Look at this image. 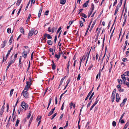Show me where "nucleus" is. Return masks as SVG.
<instances>
[{"instance_id":"393cba45","label":"nucleus","mask_w":129,"mask_h":129,"mask_svg":"<svg viewBox=\"0 0 129 129\" xmlns=\"http://www.w3.org/2000/svg\"><path fill=\"white\" fill-rule=\"evenodd\" d=\"M116 89H115L114 90L112 93V95L115 96V94L116 93Z\"/></svg>"},{"instance_id":"c03bdc74","label":"nucleus","mask_w":129,"mask_h":129,"mask_svg":"<svg viewBox=\"0 0 129 129\" xmlns=\"http://www.w3.org/2000/svg\"><path fill=\"white\" fill-rule=\"evenodd\" d=\"M114 29H115V28L113 30L111 34V35H110V40H109V41H110V39H111V38L113 36V32H114Z\"/></svg>"},{"instance_id":"052dcab7","label":"nucleus","mask_w":129,"mask_h":129,"mask_svg":"<svg viewBox=\"0 0 129 129\" xmlns=\"http://www.w3.org/2000/svg\"><path fill=\"white\" fill-rule=\"evenodd\" d=\"M49 12V11L47 10V11H46L45 13V14L46 15H48V14Z\"/></svg>"},{"instance_id":"423d86ee","label":"nucleus","mask_w":129,"mask_h":129,"mask_svg":"<svg viewBox=\"0 0 129 129\" xmlns=\"http://www.w3.org/2000/svg\"><path fill=\"white\" fill-rule=\"evenodd\" d=\"M121 78L123 81H124L123 82V83L124 84H126V82L125 81L126 80V78L125 77V76L124 75V74H122L121 75Z\"/></svg>"},{"instance_id":"6ab92c4d","label":"nucleus","mask_w":129,"mask_h":129,"mask_svg":"<svg viewBox=\"0 0 129 129\" xmlns=\"http://www.w3.org/2000/svg\"><path fill=\"white\" fill-rule=\"evenodd\" d=\"M90 53V51H89V52H88V53L87 54V55H86V56L87 57V58H86V63L87 62L88 60V58L89 55Z\"/></svg>"},{"instance_id":"338daca9","label":"nucleus","mask_w":129,"mask_h":129,"mask_svg":"<svg viewBox=\"0 0 129 129\" xmlns=\"http://www.w3.org/2000/svg\"><path fill=\"white\" fill-rule=\"evenodd\" d=\"M127 100V99L126 98H125L123 100L122 103H125V102Z\"/></svg>"},{"instance_id":"cd10ccee","label":"nucleus","mask_w":129,"mask_h":129,"mask_svg":"<svg viewBox=\"0 0 129 129\" xmlns=\"http://www.w3.org/2000/svg\"><path fill=\"white\" fill-rule=\"evenodd\" d=\"M128 125V122H127L125 125L123 129H126L127 126Z\"/></svg>"},{"instance_id":"37998d69","label":"nucleus","mask_w":129,"mask_h":129,"mask_svg":"<svg viewBox=\"0 0 129 129\" xmlns=\"http://www.w3.org/2000/svg\"><path fill=\"white\" fill-rule=\"evenodd\" d=\"M80 74H79L78 75V77L77 79V80L78 81H79L80 80V78L81 77V76H80Z\"/></svg>"},{"instance_id":"5fc2aeb1","label":"nucleus","mask_w":129,"mask_h":129,"mask_svg":"<svg viewBox=\"0 0 129 129\" xmlns=\"http://www.w3.org/2000/svg\"><path fill=\"white\" fill-rule=\"evenodd\" d=\"M73 105V103L72 102H71L70 104V108L71 109L72 107V106Z\"/></svg>"},{"instance_id":"13d9d810","label":"nucleus","mask_w":129,"mask_h":129,"mask_svg":"<svg viewBox=\"0 0 129 129\" xmlns=\"http://www.w3.org/2000/svg\"><path fill=\"white\" fill-rule=\"evenodd\" d=\"M52 100V98H50L49 100V103H48V105H50V104L51 103V102Z\"/></svg>"},{"instance_id":"473e14b6","label":"nucleus","mask_w":129,"mask_h":129,"mask_svg":"<svg viewBox=\"0 0 129 129\" xmlns=\"http://www.w3.org/2000/svg\"><path fill=\"white\" fill-rule=\"evenodd\" d=\"M90 9H91V11H93L94 9V5L93 4H92L91 7Z\"/></svg>"},{"instance_id":"c85d7f7f","label":"nucleus","mask_w":129,"mask_h":129,"mask_svg":"<svg viewBox=\"0 0 129 129\" xmlns=\"http://www.w3.org/2000/svg\"><path fill=\"white\" fill-rule=\"evenodd\" d=\"M10 53V51H8V52L7 54L6 55V57L5 59V61H6V60L7 59L8 56H9Z\"/></svg>"},{"instance_id":"680f3d73","label":"nucleus","mask_w":129,"mask_h":129,"mask_svg":"<svg viewBox=\"0 0 129 129\" xmlns=\"http://www.w3.org/2000/svg\"><path fill=\"white\" fill-rule=\"evenodd\" d=\"M38 33V31L37 30H36L35 31H34V35H36Z\"/></svg>"},{"instance_id":"6e6d98bb","label":"nucleus","mask_w":129,"mask_h":129,"mask_svg":"<svg viewBox=\"0 0 129 129\" xmlns=\"http://www.w3.org/2000/svg\"><path fill=\"white\" fill-rule=\"evenodd\" d=\"M21 2V1H20V0L19 1L18 0L16 3V4L18 6H19L20 5Z\"/></svg>"},{"instance_id":"bb28decb","label":"nucleus","mask_w":129,"mask_h":129,"mask_svg":"<svg viewBox=\"0 0 129 129\" xmlns=\"http://www.w3.org/2000/svg\"><path fill=\"white\" fill-rule=\"evenodd\" d=\"M115 96L112 95L111 98L112 99V102H113L115 99Z\"/></svg>"},{"instance_id":"58836bf2","label":"nucleus","mask_w":129,"mask_h":129,"mask_svg":"<svg viewBox=\"0 0 129 129\" xmlns=\"http://www.w3.org/2000/svg\"><path fill=\"white\" fill-rule=\"evenodd\" d=\"M83 57H81L80 59V66H81V62H82V61H83Z\"/></svg>"},{"instance_id":"dca6fc26","label":"nucleus","mask_w":129,"mask_h":129,"mask_svg":"<svg viewBox=\"0 0 129 129\" xmlns=\"http://www.w3.org/2000/svg\"><path fill=\"white\" fill-rule=\"evenodd\" d=\"M52 62L53 63V64H52V68L53 70H54L55 69L56 66L55 65L53 61H52Z\"/></svg>"},{"instance_id":"ddd939ff","label":"nucleus","mask_w":129,"mask_h":129,"mask_svg":"<svg viewBox=\"0 0 129 129\" xmlns=\"http://www.w3.org/2000/svg\"><path fill=\"white\" fill-rule=\"evenodd\" d=\"M89 2V1H86L83 5V6L85 7H86L88 5V4Z\"/></svg>"},{"instance_id":"c9c22d12","label":"nucleus","mask_w":129,"mask_h":129,"mask_svg":"<svg viewBox=\"0 0 129 129\" xmlns=\"http://www.w3.org/2000/svg\"><path fill=\"white\" fill-rule=\"evenodd\" d=\"M92 12V11H89L88 15V18H89L90 16V15L91 14Z\"/></svg>"},{"instance_id":"7c9ffc66","label":"nucleus","mask_w":129,"mask_h":129,"mask_svg":"<svg viewBox=\"0 0 129 129\" xmlns=\"http://www.w3.org/2000/svg\"><path fill=\"white\" fill-rule=\"evenodd\" d=\"M64 79V78H63L61 79V80H60V82L59 86L62 85L63 81Z\"/></svg>"},{"instance_id":"9b49d317","label":"nucleus","mask_w":129,"mask_h":129,"mask_svg":"<svg viewBox=\"0 0 129 129\" xmlns=\"http://www.w3.org/2000/svg\"><path fill=\"white\" fill-rule=\"evenodd\" d=\"M66 0H60V3L61 4H64L66 2Z\"/></svg>"},{"instance_id":"e2e57ef3","label":"nucleus","mask_w":129,"mask_h":129,"mask_svg":"<svg viewBox=\"0 0 129 129\" xmlns=\"http://www.w3.org/2000/svg\"><path fill=\"white\" fill-rule=\"evenodd\" d=\"M15 61V59H13L12 60H11V61H10V63H11L12 64Z\"/></svg>"},{"instance_id":"a19ab883","label":"nucleus","mask_w":129,"mask_h":129,"mask_svg":"<svg viewBox=\"0 0 129 129\" xmlns=\"http://www.w3.org/2000/svg\"><path fill=\"white\" fill-rule=\"evenodd\" d=\"M112 125L113 126H115L116 125V122L114 121H113L112 122Z\"/></svg>"},{"instance_id":"4468645a","label":"nucleus","mask_w":129,"mask_h":129,"mask_svg":"<svg viewBox=\"0 0 129 129\" xmlns=\"http://www.w3.org/2000/svg\"><path fill=\"white\" fill-rule=\"evenodd\" d=\"M80 15L84 17L85 18H86L87 17L86 15L85 14L82 13H80Z\"/></svg>"},{"instance_id":"a878e982","label":"nucleus","mask_w":129,"mask_h":129,"mask_svg":"<svg viewBox=\"0 0 129 129\" xmlns=\"http://www.w3.org/2000/svg\"><path fill=\"white\" fill-rule=\"evenodd\" d=\"M14 89H11V90L10 91V97H11L13 93V92L14 91Z\"/></svg>"},{"instance_id":"aec40b11","label":"nucleus","mask_w":129,"mask_h":129,"mask_svg":"<svg viewBox=\"0 0 129 129\" xmlns=\"http://www.w3.org/2000/svg\"><path fill=\"white\" fill-rule=\"evenodd\" d=\"M7 42V41L6 40H5L4 41L3 43L2 44V45L3 46V47H2V48H3L5 47Z\"/></svg>"},{"instance_id":"f8f14e48","label":"nucleus","mask_w":129,"mask_h":129,"mask_svg":"<svg viewBox=\"0 0 129 129\" xmlns=\"http://www.w3.org/2000/svg\"><path fill=\"white\" fill-rule=\"evenodd\" d=\"M42 8H41L40 9L39 13L38 14V17L39 18H40L41 15V13L42 11Z\"/></svg>"},{"instance_id":"412c9836","label":"nucleus","mask_w":129,"mask_h":129,"mask_svg":"<svg viewBox=\"0 0 129 129\" xmlns=\"http://www.w3.org/2000/svg\"><path fill=\"white\" fill-rule=\"evenodd\" d=\"M70 60H69L68 62V65H67V71L68 72H69V67L70 66Z\"/></svg>"},{"instance_id":"6e6552de","label":"nucleus","mask_w":129,"mask_h":129,"mask_svg":"<svg viewBox=\"0 0 129 129\" xmlns=\"http://www.w3.org/2000/svg\"><path fill=\"white\" fill-rule=\"evenodd\" d=\"M122 3H120L119 2V3L118 4V5H117V6L116 7V9L115 10H116L118 11V10L119 9V7L121 6L122 4Z\"/></svg>"},{"instance_id":"a211bd4d","label":"nucleus","mask_w":129,"mask_h":129,"mask_svg":"<svg viewBox=\"0 0 129 129\" xmlns=\"http://www.w3.org/2000/svg\"><path fill=\"white\" fill-rule=\"evenodd\" d=\"M20 31L21 33L22 34H24V30L22 27H21L20 28Z\"/></svg>"},{"instance_id":"de8ad7c7","label":"nucleus","mask_w":129,"mask_h":129,"mask_svg":"<svg viewBox=\"0 0 129 129\" xmlns=\"http://www.w3.org/2000/svg\"><path fill=\"white\" fill-rule=\"evenodd\" d=\"M124 75L125 76H129V75H128V73L127 72V71L126 72H125L124 74Z\"/></svg>"},{"instance_id":"69168bd1","label":"nucleus","mask_w":129,"mask_h":129,"mask_svg":"<svg viewBox=\"0 0 129 129\" xmlns=\"http://www.w3.org/2000/svg\"><path fill=\"white\" fill-rule=\"evenodd\" d=\"M117 3V0H115V1H114L113 3V6H115L116 4Z\"/></svg>"},{"instance_id":"2eb2a0df","label":"nucleus","mask_w":129,"mask_h":129,"mask_svg":"<svg viewBox=\"0 0 129 129\" xmlns=\"http://www.w3.org/2000/svg\"><path fill=\"white\" fill-rule=\"evenodd\" d=\"M91 22L90 23V24H89V25H88V28H87V30H86V33H85V35H86L87 34V32H88V30L90 27V24H91Z\"/></svg>"},{"instance_id":"4d7b16f0","label":"nucleus","mask_w":129,"mask_h":129,"mask_svg":"<svg viewBox=\"0 0 129 129\" xmlns=\"http://www.w3.org/2000/svg\"><path fill=\"white\" fill-rule=\"evenodd\" d=\"M57 39V36H55L54 39V42L55 43H56V42Z\"/></svg>"},{"instance_id":"e433bc0d","label":"nucleus","mask_w":129,"mask_h":129,"mask_svg":"<svg viewBox=\"0 0 129 129\" xmlns=\"http://www.w3.org/2000/svg\"><path fill=\"white\" fill-rule=\"evenodd\" d=\"M53 113V112L52 111V110H51L50 112L48 114V116H50Z\"/></svg>"},{"instance_id":"39448f33","label":"nucleus","mask_w":129,"mask_h":129,"mask_svg":"<svg viewBox=\"0 0 129 129\" xmlns=\"http://www.w3.org/2000/svg\"><path fill=\"white\" fill-rule=\"evenodd\" d=\"M29 81H27L26 82V86H30V85L31 84V77H29Z\"/></svg>"},{"instance_id":"0e129e2a","label":"nucleus","mask_w":129,"mask_h":129,"mask_svg":"<svg viewBox=\"0 0 129 129\" xmlns=\"http://www.w3.org/2000/svg\"><path fill=\"white\" fill-rule=\"evenodd\" d=\"M119 89L118 90L120 92H123L124 90L123 89L121 88Z\"/></svg>"},{"instance_id":"864d4df0","label":"nucleus","mask_w":129,"mask_h":129,"mask_svg":"<svg viewBox=\"0 0 129 129\" xmlns=\"http://www.w3.org/2000/svg\"><path fill=\"white\" fill-rule=\"evenodd\" d=\"M61 29V27H60L58 29V30L57 31V32H56L57 34H58L59 32V31Z\"/></svg>"},{"instance_id":"8fccbe9b","label":"nucleus","mask_w":129,"mask_h":129,"mask_svg":"<svg viewBox=\"0 0 129 129\" xmlns=\"http://www.w3.org/2000/svg\"><path fill=\"white\" fill-rule=\"evenodd\" d=\"M17 104H16V103L15 106L14 107V109H13V115H14V112L15 110V107L16 106Z\"/></svg>"},{"instance_id":"f3484780","label":"nucleus","mask_w":129,"mask_h":129,"mask_svg":"<svg viewBox=\"0 0 129 129\" xmlns=\"http://www.w3.org/2000/svg\"><path fill=\"white\" fill-rule=\"evenodd\" d=\"M47 43L48 44V45H51L53 43L52 41L51 40H48L47 42Z\"/></svg>"},{"instance_id":"f704fd0d","label":"nucleus","mask_w":129,"mask_h":129,"mask_svg":"<svg viewBox=\"0 0 129 129\" xmlns=\"http://www.w3.org/2000/svg\"><path fill=\"white\" fill-rule=\"evenodd\" d=\"M47 36L48 39H51L52 38V37L49 34H47Z\"/></svg>"},{"instance_id":"5701e85b","label":"nucleus","mask_w":129,"mask_h":129,"mask_svg":"<svg viewBox=\"0 0 129 129\" xmlns=\"http://www.w3.org/2000/svg\"><path fill=\"white\" fill-rule=\"evenodd\" d=\"M31 16V14H29L28 16V17L27 18V19L26 21V23H27L28 21H29V20L30 19V17Z\"/></svg>"},{"instance_id":"2f4dec72","label":"nucleus","mask_w":129,"mask_h":129,"mask_svg":"<svg viewBox=\"0 0 129 129\" xmlns=\"http://www.w3.org/2000/svg\"><path fill=\"white\" fill-rule=\"evenodd\" d=\"M57 114V113H56L54 114L52 116V118H51V120H52L56 116Z\"/></svg>"},{"instance_id":"774afa93","label":"nucleus","mask_w":129,"mask_h":129,"mask_svg":"<svg viewBox=\"0 0 129 129\" xmlns=\"http://www.w3.org/2000/svg\"><path fill=\"white\" fill-rule=\"evenodd\" d=\"M48 31L49 32H50L52 31V30H51V27H49L48 28Z\"/></svg>"},{"instance_id":"20e7f679","label":"nucleus","mask_w":129,"mask_h":129,"mask_svg":"<svg viewBox=\"0 0 129 129\" xmlns=\"http://www.w3.org/2000/svg\"><path fill=\"white\" fill-rule=\"evenodd\" d=\"M35 29L34 28H32L31 30L29 31L28 36V38H30L31 36L32 35L34 34V31Z\"/></svg>"},{"instance_id":"09e8293b","label":"nucleus","mask_w":129,"mask_h":129,"mask_svg":"<svg viewBox=\"0 0 129 129\" xmlns=\"http://www.w3.org/2000/svg\"><path fill=\"white\" fill-rule=\"evenodd\" d=\"M11 29L10 28H8L7 29V32L8 33H11Z\"/></svg>"},{"instance_id":"4c0bfd02","label":"nucleus","mask_w":129,"mask_h":129,"mask_svg":"<svg viewBox=\"0 0 129 129\" xmlns=\"http://www.w3.org/2000/svg\"><path fill=\"white\" fill-rule=\"evenodd\" d=\"M92 100H91L88 103V104H87V108H88L90 106V105L92 103Z\"/></svg>"},{"instance_id":"0eeeda50","label":"nucleus","mask_w":129,"mask_h":129,"mask_svg":"<svg viewBox=\"0 0 129 129\" xmlns=\"http://www.w3.org/2000/svg\"><path fill=\"white\" fill-rule=\"evenodd\" d=\"M120 98L119 97V95L118 93L116 94V101L118 102L119 101Z\"/></svg>"},{"instance_id":"49530a36","label":"nucleus","mask_w":129,"mask_h":129,"mask_svg":"<svg viewBox=\"0 0 129 129\" xmlns=\"http://www.w3.org/2000/svg\"><path fill=\"white\" fill-rule=\"evenodd\" d=\"M31 114V112H30L29 113L28 115L27 116V118H29L30 117Z\"/></svg>"},{"instance_id":"603ef678","label":"nucleus","mask_w":129,"mask_h":129,"mask_svg":"<svg viewBox=\"0 0 129 129\" xmlns=\"http://www.w3.org/2000/svg\"><path fill=\"white\" fill-rule=\"evenodd\" d=\"M30 0L29 1V2H28V4H27V6H26V8H25V10L26 9H27L29 5V4L30 3Z\"/></svg>"},{"instance_id":"79ce46f5","label":"nucleus","mask_w":129,"mask_h":129,"mask_svg":"<svg viewBox=\"0 0 129 129\" xmlns=\"http://www.w3.org/2000/svg\"><path fill=\"white\" fill-rule=\"evenodd\" d=\"M33 119V117L32 116L31 117V118L30 119V120L29 121V125H30V123H31V122Z\"/></svg>"},{"instance_id":"a18cd8bd","label":"nucleus","mask_w":129,"mask_h":129,"mask_svg":"<svg viewBox=\"0 0 129 129\" xmlns=\"http://www.w3.org/2000/svg\"><path fill=\"white\" fill-rule=\"evenodd\" d=\"M79 23L80 24V26L81 27L83 26V22L82 21H80Z\"/></svg>"},{"instance_id":"bf43d9fd","label":"nucleus","mask_w":129,"mask_h":129,"mask_svg":"<svg viewBox=\"0 0 129 129\" xmlns=\"http://www.w3.org/2000/svg\"><path fill=\"white\" fill-rule=\"evenodd\" d=\"M17 53L16 54L14 55V59H15V60L16 59V58H17Z\"/></svg>"},{"instance_id":"ea45409f","label":"nucleus","mask_w":129,"mask_h":129,"mask_svg":"<svg viewBox=\"0 0 129 129\" xmlns=\"http://www.w3.org/2000/svg\"><path fill=\"white\" fill-rule=\"evenodd\" d=\"M118 83L120 84H122V80L120 79H118Z\"/></svg>"},{"instance_id":"c756f323","label":"nucleus","mask_w":129,"mask_h":129,"mask_svg":"<svg viewBox=\"0 0 129 129\" xmlns=\"http://www.w3.org/2000/svg\"><path fill=\"white\" fill-rule=\"evenodd\" d=\"M19 121H20L18 119L17 120L15 125L16 126H18V124L19 122Z\"/></svg>"},{"instance_id":"9d476101","label":"nucleus","mask_w":129,"mask_h":129,"mask_svg":"<svg viewBox=\"0 0 129 129\" xmlns=\"http://www.w3.org/2000/svg\"><path fill=\"white\" fill-rule=\"evenodd\" d=\"M55 56L58 59L59 58L60 56V52H59L58 53V54H55Z\"/></svg>"},{"instance_id":"f257e3e1","label":"nucleus","mask_w":129,"mask_h":129,"mask_svg":"<svg viewBox=\"0 0 129 129\" xmlns=\"http://www.w3.org/2000/svg\"><path fill=\"white\" fill-rule=\"evenodd\" d=\"M29 51L30 49H27V51H25L24 50L23 52L22 53V56L24 58H26L27 56V54L29 53Z\"/></svg>"},{"instance_id":"7ed1b4c3","label":"nucleus","mask_w":129,"mask_h":129,"mask_svg":"<svg viewBox=\"0 0 129 129\" xmlns=\"http://www.w3.org/2000/svg\"><path fill=\"white\" fill-rule=\"evenodd\" d=\"M21 94H23L24 97L26 98H28V93L27 91H24V90L21 93Z\"/></svg>"},{"instance_id":"f03ea898","label":"nucleus","mask_w":129,"mask_h":129,"mask_svg":"<svg viewBox=\"0 0 129 129\" xmlns=\"http://www.w3.org/2000/svg\"><path fill=\"white\" fill-rule=\"evenodd\" d=\"M22 108L24 109L25 110L27 109L28 107V105L27 104L25 103L24 102H22L21 104Z\"/></svg>"},{"instance_id":"4be33fe9","label":"nucleus","mask_w":129,"mask_h":129,"mask_svg":"<svg viewBox=\"0 0 129 129\" xmlns=\"http://www.w3.org/2000/svg\"><path fill=\"white\" fill-rule=\"evenodd\" d=\"M57 28V27H53L52 29V33H53L56 30Z\"/></svg>"},{"instance_id":"b1692460","label":"nucleus","mask_w":129,"mask_h":129,"mask_svg":"<svg viewBox=\"0 0 129 129\" xmlns=\"http://www.w3.org/2000/svg\"><path fill=\"white\" fill-rule=\"evenodd\" d=\"M96 22V20H94L93 22L92 26H91V28L92 29L95 24Z\"/></svg>"},{"instance_id":"72a5a7b5","label":"nucleus","mask_w":129,"mask_h":129,"mask_svg":"<svg viewBox=\"0 0 129 129\" xmlns=\"http://www.w3.org/2000/svg\"><path fill=\"white\" fill-rule=\"evenodd\" d=\"M30 86H25V88L24 89V90H28V89L30 88Z\"/></svg>"},{"instance_id":"3c124183","label":"nucleus","mask_w":129,"mask_h":129,"mask_svg":"<svg viewBox=\"0 0 129 129\" xmlns=\"http://www.w3.org/2000/svg\"><path fill=\"white\" fill-rule=\"evenodd\" d=\"M4 110H1L0 111V115L1 116L3 114V113L4 112Z\"/></svg>"},{"instance_id":"1a4fd4ad","label":"nucleus","mask_w":129,"mask_h":129,"mask_svg":"<svg viewBox=\"0 0 129 129\" xmlns=\"http://www.w3.org/2000/svg\"><path fill=\"white\" fill-rule=\"evenodd\" d=\"M97 99H96V100ZM97 104V100H96L94 103L93 104L92 106H91L90 109V110H91Z\"/></svg>"}]
</instances>
